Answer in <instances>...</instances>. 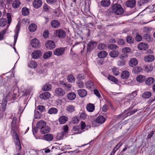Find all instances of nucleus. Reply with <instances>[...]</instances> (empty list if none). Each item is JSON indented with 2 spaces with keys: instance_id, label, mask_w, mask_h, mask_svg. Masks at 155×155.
Masks as SVG:
<instances>
[{
  "instance_id": "1a4fd4ad",
  "label": "nucleus",
  "mask_w": 155,
  "mask_h": 155,
  "mask_svg": "<svg viewBox=\"0 0 155 155\" xmlns=\"http://www.w3.org/2000/svg\"><path fill=\"white\" fill-rule=\"evenodd\" d=\"M136 4V1L135 0H129L127 1L125 5L127 7L133 8L134 7Z\"/></svg>"
},
{
  "instance_id": "bb28decb",
  "label": "nucleus",
  "mask_w": 155,
  "mask_h": 155,
  "mask_svg": "<svg viewBox=\"0 0 155 155\" xmlns=\"http://www.w3.org/2000/svg\"><path fill=\"white\" fill-rule=\"evenodd\" d=\"M68 118L65 116H63L61 117L59 119V121L61 124H64L68 120Z\"/></svg>"
},
{
  "instance_id": "c756f323",
  "label": "nucleus",
  "mask_w": 155,
  "mask_h": 155,
  "mask_svg": "<svg viewBox=\"0 0 155 155\" xmlns=\"http://www.w3.org/2000/svg\"><path fill=\"white\" fill-rule=\"evenodd\" d=\"M94 83L91 81H89L87 82L86 83V87L88 89H92L94 87Z\"/></svg>"
},
{
  "instance_id": "37998d69",
  "label": "nucleus",
  "mask_w": 155,
  "mask_h": 155,
  "mask_svg": "<svg viewBox=\"0 0 155 155\" xmlns=\"http://www.w3.org/2000/svg\"><path fill=\"white\" fill-rule=\"evenodd\" d=\"M22 13L23 15L26 16L29 14V10L26 7H24L22 9Z\"/></svg>"
},
{
  "instance_id": "393cba45",
  "label": "nucleus",
  "mask_w": 155,
  "mask_h": 155,
  "mask_svg": "<svg viewBox=\"0 0 155 155\" xmlns=\"http://www.w3.org/2000/svg\"><path fill=\"white\" fill-rule=\"evenodd\" d=\"M15 139L16 140V149L18 150H20L21 149V145L20 144L19 138L18 137V135L17 134L15 135Z\"/></svg>"
},
{
  "instance_id": "ea45409f",
  "label": "nucleus",
  "mask_w": 155,
  "mask_h": 155,
  "mask_svg": "<svg viewBox=\"0 0 155 155\" xmlns=\"http://www.w3.org/2000/svg\"><path fill=\"white\" fill-rule=\"evenodd\" d=\"M66 110L68 112L71 113L75 110V107L72 105H69L67 107Z\"/></svg>"
},
{
  "instance_id": "09e8293b",
  "label": "nucleus",
  "mask_w": 155,
  "mask_h": 155,
  "mask_svg": "<svg viewBox=\"0 0 155 155\" xmlns=\"http://www.w3.org/2000/svg\"><path fill=\"white\" fill-rule=\"evenodd\" d=\"M144 68L145 71L147 72H150L153 69V68L150 65H145Z\"/></svg>"
},
{
  "instance_id": "c9c22d12",
  "label": "nucleus",
  "mask_w": 155,
  "mask_h": 155,
  "mask_svg": "<svg viewBox=\"0 0 155 155\" xmlns=\"http://www.w3.org/2000/svg\"><path fill=\"white\" fill-rule=\"evenodd\" d=\"M20 5V1L18 0H16L13 2L12 6L14 8H17Z\"/></svg>"
},
{
  "instance_id": "9b49d317",
  "label": "nucleus",
  "mask_w": 155,
  "mask_h": 155,
  "mask_svg": "<svg viewBox=\"0 0 155 155\" xmlns=\"http://www.w3.org/2000/svg\"><path fill=\"white\" fill-rule=\"evenodd\" d=\"M137 47L140 50H145L148 48V45L147 43H141L138 45Z\"/></svg>"
},
{
  "instance_id": "f8f14e48",
  "label": "nucleus",
  "mask_w": 155,
  "mask_h": 155,
  "mask_svg": "<svg viewBox=\"0 0 155 155\" xmlns=\"http://www.w3.org/2000/svg\"><path fill=\"white\" fill-rule=\"evenodd\" d=\"M42 2L41 0H35L33 3V5L36 8H38L42 5Z\"/></svg>"
},
{
  "instance_id": "5fc2aeb1",
  "label": "nucleus",
  "mask_w": 155,
  "mask_h": 155,
  "mask_svg": "<svg viewBox=\"0 0 155 155\" xmlns=\"http://www.w3.org/2000/svg\"><path fill=\"white\" fill-rule=\"evenodd\" d=\"M78 87L79 88H82L84 86V84L82 81L81 80H78L76 82Z\"/></svg>"
},
{
  "instance_id": "39448f33",
  "label": "nucleus",
  "mask_w": 155,
  "mask_h": 155,
  "mask_svg": "<svg viewBox=\"0 0 155 155\" xmlns=\"http://www.w3.org/2000/svg\"><path fill=\"white\" fill-rule=\"evenodd\" d=\"M65 49L63 48H60L55 49L54 51V54L57 56H59L64 54Z\"/></svg>"
},
{
  "instance_id": "c85d7f7f",
  "label": "nucleus",
  "mask_w": 155,
  "mask_h": 155,
  "mask_svg": "<svg viewBox=\"0 0 155 155\" xmlns=\"http://www.w3.org/2000/svg\"><path fill=\"white\" fill-rule=\"evenodd\" d=\"M37 28V26L35 24H31L29 25L28 29L30 32H34L36 30Z\"/></svg>"
},
{
  "instance_id": "4be33fe9",
  "label": "nucleus",
  "mask_w": 155,
  "mask_h": 155,
  "mask_svg": "<svg viewBox=\"0 0 155 155\" xmlns=\"http://www.w3.org/2000/svg\"><path fill=\"white\" fill-rule=\"evenodd\" d=\"M87 110L89 112H92L94 110L95 107L93 104H89L86 106Z\"/></svg>"
},
{
  "instance_id": "13d9d810",
  "label": "nucleus",
  "mask_w": 155,
  "mask_h": 155,
  "mask_svg": "<svg viewBox=\"0 0 155 155\" xmlns=\"http://www.w3.org/2000/svg\"><path fill=\"white\" fill-rule=\"evenodd\" d=\"M144 38L148 41H150L152 40V38L151 37V36L149 34H146L144 36Z\"/></svg>"
},
{
  "instance_id": "7c9ffc66",
  "label": "nucleus",
  "mask_w": 155,
  "mask_h": 155,
  "mask_svg": "<svg viewBox=\"0 0 155 155\" xmlns=\"http://www.w3.org/2000/svg\"><path fill=\"white\" fill-rule=\"evenodd\" d=\"M107 53L104 51H102L99 52L97 54L98 58H103L105 57L107 55Z\"/></svg>"
},
{
  "instance_id": "72a5a7b5",
  "label": "nucleus",
  "mask_w": 155,
  "mask_h": 155,
  "mask_svg": "<svg viewBox=\"0 0 155 155\" xmlns=\"http://www.w3.org/2000/svg\"><path fill=\"white\" fill-rule=\"evenodd\" d=\"M19 31V27L18 25H17L15 29V35L14 36V43L15 44L16 43L18 36V32Z\"/></svg>"
},
{
  "instance_id": "6e6552de",
  "label": "nucleus",
  "mask_w": 155,
  "mask_h": 155,
  "mask_svg": "<svg viewBox=\"0 0 155 155\" xmlns=\"http://www.w3.org/2000/svg\"><path fill=\"white\" fill-rule=\"evenodd\" d=\"M97 43L96 42L91 41L88 44L87 47V51H90L94 49L96 46Z\"/></svg>"
},
{
  "instance_id": "49530a36",
  "label": "nucleus",
  "mask_w": 155,
  "mask_h": 155,
  "mask_svg": "<svg viewBox=\"0 0 155 155\" xmlns=\"http://www.w3.org/2000/svg\"><path fill=\"white\" fill-rule=\"evenodd\" d=\"M81 130H82V132H83L86 130V124L85 122L83 121H81Z\"/></svg>"
},
{
  "instance_id": "dca6fc26",
  "label": "nucleus",
  "mask_w": 155,
  "mask_h": 155,
  "mask_svg": "<svg viewBox=\"0 0 155 155\" xmlns=\"http://www.w3.org/2000/svg\"><path fill=\"white\" fill-rule=\"evenodd\" d=\"M46 125L45 122L43 120H40L38 121L37 124V128L42 129L44 126Z\"/></svg>"
},
{
  "instance_id": "e433bc0d",
  "label": "nucleus",
  "mask_w": 155,
  "mask_h": 155,
  "mask_svg": "<svg viewBox=\"0 0 155 155\" xmlns=\"http://www.w3.org/2000/svg\"><path fill=\"white\" fill-rule=\"evenodd\" d=\"M58 110L57 108L52 107L50 108L48 110V113L49 114H55L58 112Z\"/></svg>"
},
{
  "instance_id": "79ce46f5",
  "label": "nucleus",
  "mask_w": 155,
  "mask_h": 155,
  "mask_svg": "<svg viewBox=\"0 0 155 155\" xmlns=\"http://www.w3.org/2000/svg\"><path fill=\"white\" fill-rule=\"evenodd\" d=\"M51 88V85L50 84H46L42 87V90L44 91H49Z\"/></svg>"
},
{
  "instance_id": "bf43d9fd",
  "label": "nucleus",
  "mask_w": 155,
  "mask_h": 155,
  "mask_svg": "<svg viewBox=\"0 0 155 155\" xmlns=\"http://www.w3.org/2000/svg\"><path fill=\"white\" fill-rule=\"evenodd\" d=\"M105 47V45L103 43H101L98 46V48L100 50H103Z\"/></svg>"
},
{
  "instance_id": "9d476101",
  "label": "nucleus",
  "mask_w": 155,
  "mask_h": 155,
  "mask_svg": "<svg viewBox=\"0 0 155 155\" xmlns=\"http://www.w3.org/2000/svg\"><path fill=\"white\" fill-rule=\"evenodd\" d=\"M45 46L48 49H51L55 48V44L53 41H49L46 43Z\"/></svg>"
},
{
  "instance_id": "680f3d73",
  "label": "nucleus",
  "mask_w": 155,
  "mask_h": 155,
  "mask_svg": "<svg viewBox=\"0 0 155 155\" xmlns=\"http://www.w3.org/2000/svg\"><path fill=\"white\" fill-rule=\"evenodd\" d=\"M122 143H121L120 142H119L117 145L114 147V149L113 150L116 152V151L122 146Z\"/></svg>"
},
{
  "instance_id": "603ef678",
  "label": "nucleus",
  "mask_w": 155,
  "mask_h": 155,
  "mask_svg": "<svg viewBox=\"0 0 155 155\" xmlns=\"http://www.w3.org/2000/svg\"><path fill=\"white\" fill-rule=\"evenodd\" d=\"M127 42L129 43H133L134 42V39L130 36H128L127 38Z\"/></svg>"
},
{
  "instance_id": "ddd939ff",
  "label": "nucleus",
  "mask_w": 155,
  "mask_h": 155,
  "mask_svg": "<svg viewBox=\"0 0 155 155\" xmlns=\"http://www.w3.org/2000/svg\"><path fill=\"white\" fill-rule=\"evenodd\" d=\"M138 61L135 58H132L130 59L129 61V65L131 67H133L137 64Z\"/></svg>"
},
{
  "instance_id": "7ed1b4c3",
  "label": "nucleus",
  "mask_w": 155,
  "mask_h": 155,
  "mask_svg": "<svg viewBox=\"0 0 155 155\" xmlns=\"http://www.w3.org/2000/svg\"><path fill=\"white\" fill-rule=\"evenodd\" d=\"M55 35L57 37L60 38H63L66 36V32L62 29H58L55 31L54 33Z\"/></svg>"
},
{
  "instance_id": "0eeeda50",
  "label": "nucleus",
  "mask_w": 155,
  "mask_h": 155,
  "mask_svg": "<svg viewBox=\"0 0 155 155\" xmlns=\"http://www.w3.org/2000/svg\"><path fill=\"white\" fill-rule=\"evenodd\" d=\"M31 44L32 47L35 48H38L40 46V42L36 38H34L31 41Z\"/></svg>"
},
{
  "instance_id": "de8ad7c7",
  "label": "nucleus",
  "mask_w": 155,
  "mask_h": 155,
  "mask_svg": "<svg viewBox=\"0 0 155 155\" xmlns=\"http://www.w3.org/2000/svg\"><path fill=\"white\" fill-rule=\"evenodd\" d=\"M68 82H74L75 81V78L72 75H70L68 77Z\"/></svg>"
},
{
  "instance_id": "a18cd8bd",
  "label": "nucleus",
  "mask_w": 155,
  "mask_h": 155,
  "mask_svg": "<svg viewBox=\"0 0 155 155\" xmlns=\"http://www.w3.org/2000/svg\"><path fill=\"white\" fill-rule=\"evenodd\" d=\"M52 52L51 51H48L45 52L44 55V58L47 59L50 57L52 55Z\"/></svg>"
},
{
  "instance_id": "412c9836",
  "label": "nucleus",
  "mask_w": 155,
  "mask_h": 155,
  "mask_svg": "<svg viewBox=\"0 0 155 155\" xmlns=\"http://www.w3.org/2000/svg\"><path fill=\"white\" fill-rule=\"evenodd\" d=\"M155 82L154 78L152 77L148 78L145 81L146 84L148 85H150L153 84Z\"/></svg>"
},
{
  "instance_id": "5701e85b",
  "label": "nucleus",
  "mask_w": 155,
  "mask_h": 155,
  "mask_svg": "<svg viewBox=\"0 0 155 155\" xmlns=\"http://www.w3.org/2000/svg\"><path fill=\"white\" fill-rule=\"evenodd\" d=\"M129 72L127 71H123L121 74V78L124 79L128 78L129 76Z\"/></svg>"
},
{
  "instance_id": "c03bdc74",
  "label": "nucleus",
  "mask_w": 155,
  "mask_h": 155,
  "mask_svg": "<svg viewBox=\"0 0 155 155\" xmlns=\"http://www.w3.org/2000/svg\"><path fill=\"white\" fill-rule=\"evenodd\" d=\"M7 23V20L5 18H2L0 19V26H4Z\"/></svg>"
},
{
  "instance_id": "cd10ccee",
  "label": "nucleus",
  "mask_w": 155,
  "mask_h": 155,
  "mask_svg": "<svg viewBox=\"0 0 155 155\" xmlns=\"http://www.w3.org/2000/svg\"><path fill=\"white\" fill-rule=\"evenodd\" d=\"M137 92L136 91L133 92L131 94L127 95L126 97L128 99H132L137 95Z\"/></svg>"
},
{
  "instance_id": "a19ab883",
  "label": "nucleus",
  "mask_w": 155,
  "mask_h": 155,
  "mask_svg": "<svg viewBox=\"0 0 155 155\" xmlns=\"http://www.w3.org/2000/svg\"><path fill=\"white\" fill-rule=\"evenodd\" d=\"M29 65V67L31 68H35L37 67L38 64L35 61H31L30 62Z\"/></svg>"
},
{
  "instance_id": "2eb2a0df",
  "label": "nucleus",
  "mask_w": 155,
  "mask_h": 155,
  "mask_svg": "<svg viewBox=\"0 0 155 155\" xmlns=\"http://www.w3.org/2000/svg\"><path fill=\"white\" fill-rule=\"evenodd\" d=\"M50 97V93L48 92H46L44 93L41 94L39 97L40 98L45 100L48 99Z\"/></svg>"
},
{
  "instance_id": "4468645a",
  "label": "nucleus",
  "mask_w": 155,
  "mask_h": 155,
  "mask_svg": "<svg viewBox=\"0 0 155 155\" xmlns=\"http://www.w3.org/2000/svg\"><path fill=\"white\" fill-rule=\"evenodd\" d=\"M155 59L153 55H148L146 56L144 58L145 62H150L153 61Z\"/></svg>"
},
{
  "instance_id": "58836bf2",
  "label": "nucleus",
  "mask_w": 155,
  "mask_h": 155,
  "mask_svg": "<svg viewBox=\"0 0 155 155\" xmlns=\"http://www.w3.org/2000/svg\"><path fill=\"white\" fill-rule=\"evenodd\" d=\"M76 97V94L74 93H70L67 95V97L68 99L71 100L74 99Z\"/></svg>"
},
{
  "instance_id": "f257e3e1",
  "label": "nucleus",
  "mask_w": 155,
  "mask_h": 155,
  "mask_svg": "<svg viewBox=\"0 0 155 155\" xmlns=\"http://www.w3.org/2000/svg\"><path fill=\"white\" fill-rule=\"evenodd\" d=\"M112 12L117 15H121L124 12V9L121 5L118 4L114 5L112 7Z\"/></svg>"
},
{
  "instance_id": "864d4df0",
  "label": "nucleus",
  "mask_w": 155,
  "mask_h": 155,
  "mask_svg": "<svg viewBox=\"0 0 155 155\" xmlns=\"http://www.w3.org/2000/svg\"><path fill=\"white\" fill-rule=\"evenodd\" d=\"M7 18L8 19V24L9 26L12 21L11 16L10 13H8L7 14Z\"/></svg>"
},
{
  "instance_id": "e2e57ef3",
  "label": "nucleus",
  "mask_w": 155,
  "mask_h": 155,
  "mask_svg": "<svg viewBox=\"0 0 155 155\" xmlns=\"http://www.w3.org/2000/svg\"><path fill=\"white\" fill-rule=\"evenodd\" d=\"M142 37L139 35H137L135 37V39L136 41H140L142 40Z\"/></svg>"
},
{
  "instance_id": "a211bd4d",
  "label": "nucleus",
  "mask_w": 155,
  "mask_h": 155,
  "mask_svg": "<svg viewBox=\"0 0 155 155\" xmlns=\"http://www.w3.org/2000/svg\"><path fill=\"white\" fill-rule=\"evenodd\" d=\"M143 71V69L141 67L137 66L133 68L132 72L134 74H137L139 73L142 72Z\"/></svg>"
},
{
  "instance_id": "4d7b16f0",
  "label": "nucleus",
  "mask_w": 155,
  "mask_h": 155,
  "mask_svg": "<svg viewBox=\"0 0 155 155\" xmlns=\"http://www.w3.org/2000/svg\"><path fill=\"white\" fill-rule=\"evenodd\" d=\"M118 47L115 44H110L108 45V48L110 49H116Z\"/></svg>"
},
{
  "instance_id": "338daca9",
  "label": "nucleus",
  "mask_w": 155,
  "mask_h": 155,
  "mask_svg": "<svg viewBox=\"0 0 155 155\" xmlns=\"http://www.w3.org/2000/svg\"><path fill=\"white\" fill-rule=\"evenodd\" d=\"M43 10L45 11H48L50 7L49 6L47 5H45L43 6Z\"/></svg>"
},
{
  "instance_id": "f3484780",
  "label": "nucleus",
  "mask_w": 155,
  "mask_h": 155,
  "mask_svg": "<svg viewBox=\"0 0 155 155\" xmlns=\"http://www.w3.org/2000/svg\"><path fill=\"white\" fill-rule=\"evenodd\" d=\"M50 130V128L46 125L42 128L40 130L41 132L43 134H47L49 133Z\"/></svg>"
},
{
  "instance_id": "a878e982",
  "label": "nucleus",
  "mask_w": 155,
  "mask_h": 155,
  "mask_svg": "<svg viewBox=\"0 0 155 155\" xmlns=\"http://www.w3.org/2000/svg\"><path fill=\"white\" fill-rule=\"evenodd\" d=\"M145 78L143 75H138L136 78V80L139 83L143 82L145 80Z\"/></svg>"
},
{
  "instance_id": "2f4dec72",
  "label": "nucleus",
  "mask_w": 155,
  "mask_h": 155,
  "mask_svg": "<svg viewBox=\"0 0 155 155\" xmlns=\"http://www.w3.org/2000/svg\"><path fill=\"white\" fill-rule=\"evenodd\" d=\"M119 53L117 51H111L109 53L110 56L112 58H115L118 56Z\"/></svg>"
},
{
  "instance_id": "4c0bfd02",
  "label": "nucleus",
  "mask_w": 155,
  "mask_h": 155,
  "mask_svg": "<svg viewBox=\"0 0 155 155\" xmlns=\"http://www.w3.org/2000/svg\"><path fill=\"white\" fill-rule=\"evenodd\" d=\"M81 128L80 126H77L74 127L73 130L75 131H77L75 133L76 134H79L82 133V130H81Z\"/></svg>"
},
{
  "instance_id": "f03ea898",
  "label": "nucleus",
  "mask_w": 155,
  "mask_h": 155,
  "mask_svg": "<svg viewBox=\"0 0 155 155\" xmlns=\"http://www.w3.org/2000/svg\"><path fill=\"white\" fill-rule=\"evenodd\" d=\"M105 121V118L102 116L98 117L96 119L92 121V123L94 126H97L99 124L104 123Z\"/></svg>"
},
{
  "instance_id": "8fccbe9b",
  "label": "nucleus",
  "mask_w": 155,
  "mask_h": 155,
  "mask_svg": "<svg viewBox=\"0 0 155 155\" xmlns=\"http://www.w3.org/2000/svg\"><path fill=\"white\" fill-rule=\"evenodd\" d=\"M113 74L116 76L118 75L119 74L118 69L117 68L115 67H113L112 69Z\"/></svg>"
},
{
  "instance_id": "20e7f679",
  "label": "nucleus",
  "mask_w": 155,
  "mask_h": 155,
  "mask_svg": "<svg viewBox=\"0 0 155 155\" xmlns=\"http://www.w3.org/2000/svg\"><path fill=\"white\" fill-rule=\"evenodd\" d=\"M65 92L64 90L60 88H58L55 90L54 95L58 97H62L64 95Z\"/></svg>"
},
{
  "instance_id": "774afa93",
  "label": "nucleus",
  "mask_w": 155,
  "mask_h": 155,
  "mask_svg": "<svg viewBox=\"0 0 155 155\" xmlns=\"http://www.w3.org/2000/svg\"><path fill=\"white\" fill-rule=\"evenodd\" d=\"M37 108L41 112L45 110L44 107L43 106H38Z\"/></svg>"
},
{
  "instance_id": "473e14b6",
  "label": "nucleus",
  "mask_w": 155,
  "mask_h": 155,
  "mask_svg": "<svg viewBox=\"0 0 155 155\" xmlns=\"http://www.w3.org/2000/svg\"><path fill=\"white\" fill-rule=\"evenodd\" d=\"M101 4L103 7H107L110 4V0H103L101 2Z\"/></svg>"
},
{
  "instance_id": "6ab92c4d",
  "label": "nucleus",
  "mask_w": 155,
  "mask_h": 155,
  "mask_svg": "<svg viewBox=\"0 0 155 155\" xmlns=\"http://www.w3.org/2000/svg\"><path fill=\"white\" fill-rule=\"evenodd\" d=\"M78 93L79 95L81 97H85L87 94V91L83 89L78 90Z\"/></svg>"
},
{
  "instance_id": "423d86ee",
  "label": "nucleus",
  "mask_w": 155,
  "mask_h": 155,
  "mask_svg": "<svg viewBox=\"0 0 155 155\" xmlns=\"http://www.w3.org/2000/svg\"><path fill=\"white\" fill-rule=\"evenodd\" d=\"M41 55V51L38 50L34 51L31 54L32 58L34 59H37L39 58Z\"/></svg>"
},
{
  "instance_id": "3c124183",
  "label": "nucleus",
  "mask_w": 155,
  "mask_h": 155,
  "mask_svg": "<svg viewBox=\"0 0 155 155\" xmlns=\"http://www.w3.org/2000/svg\"><path fill=\"white\" fill-rule=\"evenodd\" d=\"M108 79L114 82L117 83V79L112 76L109 75L108 77Z\"/></svg>"
},
{
  "instance_id": "0e129e2a",
  "label": "nucleus",
  "mask_w": 155,
  "mask_h": 155,
  "mask_svg": "<svg viewBox=\"0 0 155 155\" xmlns=\"http://www.w3.org/2000/svg\"><path fill=\"white\" fill-rule=\"evenodd\" d=\"M117 43L118 45H123L124 44V40L123 39H120L117 41Z\"/></svg>"
},
{
  "instance_id": "aec40b11",
  "label": "nucleus",
  "mask_w": 155,
  "mask_h": 155,
  "mask_svg": "<svg viewBox=\"0 0 155 155\" xmlns=\"http://www.w3.org/2000/svg\"><path fill=\"white\" fill-rule=\"evenodd\" d=\"M51 25L53 27L57 28L60 27V23L58 21L54 20L51 21Z\"/></svg>"
},
{
  "instance_id": "b1692460",
  "label": "nucleus",
  "mask_w": 155,
  "mask_h": 155,
  "mask_svg": "<svg viewBox=\"0 0 155 155\" xmlns=\"http://www.w3.org/2000/svg\"><path fill=\"white\" fill-rule=\"evenodd\" d=\"M43 137L44 139L47 141H51L53 138V136L52 134H48L44 135Z\"/></svg>"
},
{
  "instance_id": "69168bd1",
  "label": "nucleus",
  "mask_w": 155,
  "mask_h": 155,
  "mask_svg": "<svg viewBox=\"0 0 155 155\" xmlns=\"http://www.w3.org/2000/svg\"><path fill=\"white\" fill-rule=\"evenodd\" d=\"M79 121V119L77 117H74L73 118L72 120V123L74 124H77Z\"/></svg>"
},
{
  "instance_id": "f704fd0d",
  "label": "nucleus",
  "mask_w": 155,
  "mask_h": 155,
  "mask_svg": "<svg viewBox=\"0 0 155 155\" xmlns=\"http://www.w3.org/2000/svg\"><path fill=\"white\" fill-rule=\"evenodd\" d=\"M151 96V93L150 91H146L142 94V97L145 99H147L150 98Z\"/></svg>"
},
{
  "instance_id": "052dcab7",
  "label": "nucleus",
  "mask_w": 155,
  "mask_h": 155,
  "mask_svg": "<svg viewBox=\"0 0 155 155\" xmlns=\"http://www.w3.org/2000/svg\"><path fill=\"white\" fill-rule=\"evenodd\" d=\"M130 51V49L128 47H125L122 49V51L123 53H129Z\"/></svg>"
},
{
  "instance_id": "6e6d98bb",
  "label": "nucleus",
  "mask_w": 155,
  "mask_h": 155,
  "mask_svg": "<svg viewBox=\"0 0 155 155\" xmlns=\"http://www.w3.org/2000/svg\"><path fill=\"white\" fill-rule=\"evenodd\" d=\"M80 117L82 119L85 120L87 118V116L84 112H83L80 114Z\"/></svg>"
}]
</instances>
